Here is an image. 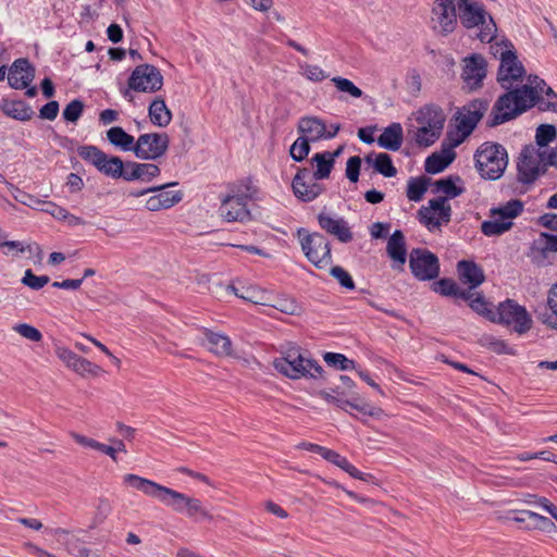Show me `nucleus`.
<instances>
[{
  "instance_id": "obj_1",
  "label": "nucleus",
  "mask_w": 557,
  "mask_h": 557,
  "mask_svg": "<svg viewBox=\"0 0 557 557\" xmlns=\"http://www.w3.org/2000/svg\"><path fill=\"white\" fill-rule=\"evenodd\" d=\"M123 480L125 484L143 492L147 496L157 498L165 506L171 507L175 512L186 515L189 518H194L197 515L209 517L208 511L198 498L180 493L136 474H126Z\"/></svg>"
},
{
  "instance_id": "obj_2",
  "label": "nucleus",
  "mask_w": 557,
  "mask_h": 557,
  "mask_svg": "<svg viewBox=\"0 0 557 557\" xmlns=\"http://www.w3.org/2000/svg\"><path fill=\"white\" fill-rule=\"evenodd\" d=\"M544 87L543 79L530 76L528 84L502 95L493 107L487 122L488 126L494 127L506 123L533 107L539 96L537 88L543 90Z\"/></svg>"
},
{
  "instance_id": "obj_3",
  "label": "nucleus",
  "mask_w": 557,
  "mask_h": 557,
  "mask_svg": "<svg viewBox=\"0 0 557 557\" xmlns=\"http://www.w3.org/2000/svg\"><path fill=\"white\" fill-rule=\"evenodd\" d=\"M475 168L485 180H497L508 164L506 149L499 144L484 143L474 154Z\"/></svg>"
},
{
  "instance_id": "obj_4",
  "label": "nucleus",
  "mask_w": 557,
  "mask_h": 557,
  "mask_svg": "<svg viewBox=\"0 0 557 557\" xmlns=\"http://www.w3.org/2000/svg\"><path fill=\"white\" fill-rule=\"evenodd\" d=\"M419 124L416 131V141L421 147L433 145L441 136L445 123L443 110L435 104H426L416 113Z\"/></svg>"
},
{
  "instance_id": "obj_5",
  "label": "nucleus",
  "mask_w": 557,
  "mask_h": 557,
  "mask_svg": "<svg viewBox=\"0 0 557 557\" xmlns=\"http://www.w3.org/2000/svg\"><path fill=\"white\" fill-rule=\"evenodd\" d=\"M523 209L524 205L519 199H511L492 208L490 219L481 224V232L488 237L503 235L513 226V219L519 216Z\"/></svg>"
},
{
  "instance_id": "obj_6",
  "label": "nucleus",
  "mask_w": 557,
  "mask_h": 557,
  "mask_svg": "<svg viewBox=\"0 0 557 557\" xmlns=\"http://www.w3.org/2000/svg\"><path fill=\"white\" fill-rule=\"evenodd\" d=\"M523 209L524 205L519 199H511L492 208L490 219L481 224V232L488 237L503 235L513 226V219L519 216Z\"/></svg>"
},
{
  "instance_id": "obj_7",
  "label": "nucleus",
  "mask_w": 557,
  "mask_h": 557,
  "mask_svg": "<svg viewBox=\"0 0 557 557\" xmlns=\"http://www.w3.org/2000/svg\"><path fill=\"white\" fill-rule=\"evenodd\" d=\"M274 368L289 379L318 377L322 367L314 360L306 358L299 349L290 348L285 356L274 361Z\"/></svg>"
},
{
  "instance_id": "obj_8",
  "label": "nucleus",
  "mask_w": 557,
  "mask_h": 557,
  "mask_svg": "<svg viewBox=\"0 0 557 557\" xmlns=\"http://www.w3.org/2000/svg\"><path fill=\"white\" fill-rule=\"evenodd\" d=\"M491 48L495 49V57L499 55L500 64L497 79L503 88L509 90L513 83L522 81L525 73L524 67L518 60L516 52L513 51V46L510 42L503 41L502 44H496V46H492Z\"/></svg>"
},
{
  "instance_id": "obj_9",
  "label": "nucleus",
  "mask_w": 557,
  "mask_h": 557,
  "mask_svg": "<svg viewBox=\"0 0 557 557\" xmlns=\"http://www.w3.org/2000/svg\"><path fill=\"white\" fill-rule=\"evenodd\" d=\"M77 152L83 160L92 164L101 174L125 180L126 163L120 157L109 156L96 146H82Z\"/></svg>"
},
{
  "instance_id": "obj_10",
  "label": "nucleus",
  "mask_w": 557,
  "mask_h": 557,
  "mask_svg": "<svg viewBox=\"0 0 557 557\" xmlns=\"http://www.w3.org/2000/svg\"><path fill=\"white\" fill-rule=\"evenodd\" d=\"M300 246L306 258L317 268L323 269L332 263L331 244L321 233H308L305 228L298 230Z\"/></svg>"
},
{
  "instance_id": "obj_11",
  "label": "nucleus",
  "mask_w": 557,
  "mask_h": 557,
  "mask_svg": "<svg viewBox=\"0 0 557 557\" xmlns=\"http://www.w3.org/2000/svg\"><path fill=\"white\" fill-rule=\"evenodd\" d=\"M492 322L511 326L518 334H524L532 327V319L527 309L512 299L498 305Z\"/></svg>"
},
{
  "instance_id": "obj_12",
  "label": "nucleus",
  "mask_w": 557,
  "mask_h": 557,
  "mask_svg": "<svg viewBox=\"0 0 557 557\" xmlns=\"http://www.w3.org/2000/svg\"><path fill=\"white\" fill-rule=\"evenodd\" d=\"M545 152L533 147H524L517 162V180L523 185H532L546 171Z\"/></svg>"
},
{
  "instance_id": "obj_13",
  "label": "nucleus",
  "mask_w": 557,
  "mask_h": 557,
  "mask_svg": "<svg viewBox=\"0 0 557 557\" xmlns=\"http://www.w3.org/2000/svg\"><path fill=\"white\" fill-rule=\"evenodd\" d=\"M487 108L488 102L486 100L475 99L457 111L455 124L459 135L458 143L466 139L473 132Z\"/></svg>"
},
{
  "instance_id": "obj_14",
  "label": "nucleus",
  "mask_w": 557,
  "mask_h": 557,
  "mask_svg": "<svg viewBox=\"0 0 557 557\" xmlns=\"http://www.w3.org/2000/svg\"><path fill=\"white\" fill-rule=\"evenodd\" d=\"M409 267L414 277L430 281L438 276V258L428 249L413 248L409 255Z\"/></svg>"
},
{
  "instance_id": "obj_15",
  "label": "nucleus",
  "mask_w": 557,
  "mask_h": 557,
  "mask_svg": "<svg viewBox=\"0 0 557 557\" xmlns=\"http://www.w3.org/2000/svg\"><path fill=\"white\" fill-rule=\"evenodd\" d=\"M162 85L163 76L156 66L150 64L136 66L128 78L129 89L139 92H156Z\"/></svg>"
},
{
  "instance_id": "obj_16",
  "label": "nucleus",
  "mask_w": 557,
  "mask_h": 557,
  "mask_svg": "<svg viewBox=\"0 0 557 557\" xmlns=\"http://www.w3.org/2000/svg\"><path fill=\"white\" fill-rule=\"evenodd\" d=\"M339 129V124H332L327 127L322 119L312 115L300 117L297 124L299 135L310 143L334 138Z\"/></svg>"
},
{
  "instance_id": "obj_17",
  "label": "nucleus",
  "mask_w": 557,
  "mask_h": 557,
  "mask_svg": "<svg viewBox=\"0 0 557 557\" xmlns=\"http://www.w3.org/2000/svg\"><path fill=\"white\" fill-rule=\"evenodd\" d=\"M170 144L165 133L143 134L136 140L135 156L143 160H156L162 157Z\"/></svg>"
},
{
  "instance_id": "obj_18",
  "label": "nucleus",
  "mask_w": 557,
  "mask_h": 557,
  "mask_svg": "<svg viewBox=\"0 0 557 557\" xmlns=\"http://www.w3.org/2000/svg\"><path fill=\"white\" fill-rule=\"evenodd\" d=\"M432 27L435 32L447 35L457 25L456 8L453 0H437L432 10Z\"/></svg>"
},
{
  "instance_id": "obj_19",
  "label": "nucleus",
  "mask_w": 557,
  "mask_h": 557,
  "mask_svg": "<svg viewBox=\"0 0 557 557\" xmlns=\"http://www.w3.org/2000/svg\"><path fill=\"white\" fill-rule=\"evenodd\" d=\"M247 195H227L221 199L219 214L226 222L247 221L250 218V212L247 208Z\"/></svg>"
},
{
  "instance_id": "obj_20",
  "label": "nucleus",
  "mask_w": 557,
  "mask_h": 557,
  "mask_svg": "<svg viewBox=\"0 0 557 557\" xmlns=\"http://www.w3.org/2000/svg\"><path fill=\"white\" fill-rule=\"evenodd\" d=\"M293 191L295 196L305 201L309 202L314 200L323 191V186L310 176L309 169H299L292 183Z\"/></svg>"
},
{
  "instance_id": "obj_21",
  "label": "nucleus",
  "mask_w": 557,
  "mask_h": 557,
  "mask_svg": "<svg viewBox=\"0 0 557 557\" xmlns=\"http://www.w3.org/2000/svg\"><path fill=\"white\" fill-rule=\"evenodd\" d=\"M55 355L66 364V367L82 376H97L100 372L99 366L79 357L66 347L58 346L55 348Z\"/></svg>"
},
{
  "instance_id": "obj_22",
  "label": "nucleus",
  "mask_w": 557,
  "mask_h": 557,
  "mask_svg": "<svg viewBox=\"0 0 557 557\" xmlns=\"http://www.w3.org/2000/svg\"><path fill=\"white\" fill-rule=\"evenodd\" d=\"M486 76V61L481 54H472L463 59L462 78L471 89L481 86Z\"/></svg>"
},
{
  "instance_id": "obj_23",
  "label": "nucleus",
  "mask_w": 557,
  "mask_h": 557,
  "mask_svg": "<svg viewBox=\"0 0 557 557\" xmlns=\"http://www.w3.org/2000/svg\"><path fill=\"white\" fill-rule=\"evenodd\" d=\"M35 77V69L27 59L21 58L13 62L9 70L8 82L14 89H24Z\"/></svg>"
},
{
  "instance_id": "obj_24",
  "label": "nucleus",
  "mask_w": 557,
  "mask_h": 557,
  "mask_svg": "<svg viewBox=\"0 0 557 557\" xmlns=\"http://www.w3.org/2000/svg\"><path fill=\"white\" fill-rule=\"evenodd\" d=\"M318 222L322 230L335 236L339 242L349 243L352 240L350 227L343 218H334L322 212L318 215Z\"/></svg>"
},
{
  "instance_id": "obj_25",
  "label": "nucleus",
  "mask_w": 557,
  "mask_h": 557,
  "mask_svg": "<svg viewBox=\"0 0 557 557\" xmlns=\"http://www.w3.org/2000/svg\"><path fill=\"white\" fill-rule=\"evenodd\" d=\"M459 17L467 28H474L485 23V11L482 4L476 2L459 3Z\"/></svg>"
},
{
  "instance_id": "obj_26",
  "label": "nucleus",
  "mask_w": 557,
  "mask_h": 557,
  "mask_svg": "<svg viewBox=\"0 0 557 557\" xmlns=\"http://www.w3.org/2000/svg\"><path fill=\"white\" fill-rule=\"evenodd\" d=\"M160 174V169L153 163H137L133 161L126 162V176L125 181L131 182L139 180L143 182H150Z\"/></svg>"
},
{
  "instance_id": "obj_27",
  "label": "nucleus",
  "mask_w": 557,
  "mask_h": 557,
  "mask_svg": "<svg viewBox=\"0 0 557 557\" xmlns=\"http://www.w3.org/2000/svg\"><path fill=\"white\" fill-rule=\"evenodd\" d=\"M460 280L468 284L470 288H475L481 285L484 280V273L481 267L473 261L461 260L457 265Z\"/></svg>"
},
{
  "instance_id": "obj_28",
  "label": "nucleus",
  "mask_w": 557,
  "mask_h": 557,
  "mask_svg": "<svg viewBox=\"0 0 557 557\" xmlns=\"http://www.w3.org/2000/svg\"><path fill=\"white\" fill-rule=\"evenodd\" d=\"M386 252L403 269L407 260V249L405 235L401 231L397 230L391 235L386 245Z\"/></svg>"
},
{
  "instance_id": "obj_29",
  "label": "nucleus",
  "mask_w": 557,
  "mask_h": 557,
  "mask_svg": "<svg viewBox=\"0 0 557 557\" xmlns=\"http://www.w3.org/2000/svg\"><path fill=\"white\" fill-rule=\"evenodd\" d=\"M404 139L403 127L399 123H392L388 125L377 138L380 147L397 151L400 149Z\"/></svg>"
},
{
  "instance_id": "obj_30",
  "label": "nucleus",
  "mask_w": 557,
  "mask_h": 557,
  "mask_svg": "<svg viewBox=\"0 0 557 557\" xmlns=\"http://www.w3.org/2000/svg\"><path fill=\"white\" fill-rule=\"evenodd\" d=\"M364 162L372 165L377 173L385 177H394L397 174V169L394 166L391 156L385 152L369 153L364 157Z\"/></svg>"
},
{
  "instance_id": "obj_31",
  "label": "nucleus",
  "mask_w": 557,
  "mask_h": 557,
  "mask_svg": "<svg viewBox=\"0 0 557 557\" xmlns=\"http://www.w3.org/2000/svg\"><path fill=\"white\" fill-rule=\"evenodd\" d=\"M109 143L122 151H133L135 153L136 140L134 136L127 134L122 127L113 126L107 131Z\"/></svg>"
},
{
  "instance_id": "obj_32",
  "label": "nucleus",
  "mask_w": 557,
  "mask_h": 557,
  "mask_svg": "<svg viewBox=\"0 0 557 557\" xmlns=\"http://www.w3.org/2000/svg\"><path fill=\"white\" fill-rule=\"evenodd\" d=\"M1 109L7 116L17 121H29L34 115L32 107L22 100L5 101Z\"/></svg>"
},
{
  "instance_id": "obj_33",
  "label": "nucleus",
  "mask_w": 557,
  "mask_h": 557,
  "mask_svg": "<svg viewBox=\"0 0 557 557\" xmlns=\"http://www.w3.org/2000/svg\"><path fill=\"white\" fill-rule=\"evenodd\" d=\"M209 350L218 356H230L232 354V341L228 336L207 331L205 333Z\"/></svg>"
},
{
  "instance_id": "obj_34",
  "label": "nucleus",
  "mask_w": 557,
  "mask_h": 557,
  "mask_svg": "<svg viewBox=\"0 0 557 557\" xmlns=\"http://www.w3.org/2000/svg\"><path fill=\"white\" fill-rule=\"evenodd\" d=\"M149 117L151 122L160 127H165L172 120V113L161 98L154 99L149 106Z\"/></svg>"
},
{
  "instance_id": "obj_35",
  "label": "nucleus",
  "mask_w": 557,
  "mask_h": 557,
  "mask_svg": "<svg viewBox=\"0 0 557 557\" xmlns=\"http://www.w3.org/2000/svg\"><path fill=\"white\" fill-rule=\"evenodd\" d=\"M522 516H528L530 522H528L523 529L524 530H541L547 533H550L556 530L555 523L547 517L539 515L531 510H522Z\"/></svg>"
},
{
  "instance_id": "obj_36",
  "label": "nucleus",
  "mask_w": 557,
  "mask_h": 557,
  "mask_svg": "<svg viewBox=\"0 0 557 557\" xmlns=\"http://www.w3.org/2000/svg\"><path fill=\"white\" fill-rule=\"evenodd\" d=\"M457 182H461L459 176H448L437 180L434 183L435 191L444 194L447 198H455L465 191V188L458 186Z\"/></svg>"
},
{
  "instance_id": "obj_37",
  "label": "nucleus",
  "mask_w": 557,
  "mask_h": 557,
  "mask_svg": "<svg viewBox=\"0 0 557 557\" xmlns=\"http://www.w3.org/2000/svg\"><path fill=\"white\" fill-rule=\"evenodd\" d=\"M311 162L315 164V170L312 174L314 181L329 178L335 164L324 152L315 153L311 158Z\"/></svg>"
},
{
  "instance_id": "obj_38",
  "label": "nucleus",
  "mask_w": 557,
  "mask_h": 557,
  "mask_svg": "<svg viewBox=\"0 0 557 557\" xmlns=\"http://www.w3.org/2000/svg\"><path fill=\"white\" fill-rule=\"evenodd\" d=\"M539 96L535 99L534 104H537L541 111L557 112V94L545 84L543 90L537 88Z\"/></svg>"
},
{
  "instance_id": "obj_39",
  "label": "nucleus",
  "mask_w": 557,
  "mask_h": 557,
  "mask_svg": "<svg viewBox=\"0 0 557 557\" xmlns=\"http://www.w3.org/2000/svg\"><path fill=\"white\" fill-rule=\"evenodd\" d=\"M454 156L447 153H433L426 158L424 169L428 173L436 174L444 171L453 161Z\"/></svg>"
},
{
  "instance_id": "obj_40",
  "label": "nucleus",
  "mask_w": 557,
  "mask_h": 557,
  "mask_svg": "<svg viewBox=\"0 0 557 557\" xmlns=\"http://www.w3.org/2000/svg\"><path fill=\"white\" fill-rule=\"evenodd\" d=\"M429 206L437 219H440L441 224H447L450 221L451 208L445 197L431 199Z\"/></svg>"
},
{
  "instance_id": "obj_41",
  "label": "nucleus",
  "mask_w": 557,
  "mask_h": 557,
  "mask_svg": "<svg viewBox=\"0 0 557 557\" xmlns=\"http://www.w3.org/2000/svg\"><path fill=\"white\" fill-rule=\"evenodd\" d=\"M428 189V180L424 176L408 181L407 197L411 201H420Z\"/></svg>"
},
{
  "instance_id": "obj_42",
  "label": "nucleus",
  "mask_w": 557,
  "mask_h": 557,
  "mask_svg": "<svg viewBox=\"0 0 557 557\" xmlns=\"http://www.w3.org/2000/svg\"><path fill=\"white\" fill-rule=\"evenodd\" d=\"M331 82L338 91L347 94L352 98H360L363 95L362 90L348 78L335 76L331 78Z\"/></svg>"
},
{
  "instance_id": "obj_43",
  "label": "nucleus",
  "mask_w": 557,
  "mask_h": 557,
  "mask_svg": "<svg viewBox=\"0 0 557 557\" xmlns=\"http://www.w3.org/2000/svg\"><path fill=\"white\" fill-rule=\"evenodd\" d=\"M547 305L552 315L543 320V323L553 330H557V282L548 290Z\"/></svg>"
},
{
  "instance_id": "obj_44",
  "label": "nucleus",
  "mask_w": 557,
  "mask_h": 557,
  "mask_svg": "<svg viewBox=\"0 0 557 557\" xmlns=\"http://www.w3.org/2000/svg\"><path fill=\"white\" fill-rule=\"evenodd\" d=\"M324 361L338 370H350L355 369L356 363L354 360L348 359L343 354L337 352H326L324 355Z\"/></svg>"
},
{
  "instance_id": "obj_45",
  "label": "nucleus",
  "mask_w": 557,
  "mask_h": 557,
  "mask_svg": "<svg viewBox=\"0 0 557 557\" xmlns=\"http://www.w3.org/2000/svg\"><path fill=\"white\" fill-rule=\"evenodd\" d=\"M175 184L176 183L162 185L161 186L162 188L160 190H158L159 193L156 195L157 198L160 199V201L162 202V205L165 209H169V208L173 207L174 205L178 203L183 198V194L180 190H176V191L164 190L165 187L172 186Z\"/></svg>"
},
{
  "instance_id": "obj_46",
  "label": "nucleus",
  "mask_w": 557,
  "mask_h": 557,
  "mask_svg": "<svg viewBox=\"0 0 557 557\" xmlns=\"http://www.w3.org/2000/svg\"><path fill=\"white\" fill-rule=\"evenodd\" d=\"M557 132L554 125L543 124L536 129L535 140L540 147H545L556 138Z\"/></svg>"
},
{
  "instance_id": "obj_47",
  "label": "nucleus",
  "mask_w": 557,
  "mask_h": 557,
  "mask_svg": "<svg viewBox=\"0 0 557 557\" xmlns=\"http://www.w3.org/2000/svg\"><path fill=\"white\" fill-rule=\"evenodd\" d=\"M310 152V141L299 136L289 149L290 157L295 161H302Z\"/></svg>"
},
{
  "instance_id": "obj_48",
  "label": "nucleus",
  "mask_w": 557,
  "mask_h": 557,
  "mask_svg": "<svg viewBox=\"0 0 557 557\" xmlns=\"http://www.w3.org/2000/svg\"><path fill=\"white\" fill-rule=\"evenodd\" d=\"M0 250L4 256H17L26 250L30 251V245L25 246L24 243L18 240H1Z\"/></svg>"
},
{
  "instance_id": "obj_49",
  "label": "nucleus",
  "mask_w": 557,
  "mask_h": 557,
  "mask_svg": "<svg viewBox=\"0 0 557 557\" xmlns=\"http://www.w3.org/2000/svg\"><path fill=\"white\" fill-rule=\"evenodd\" d=\"M50 278L47 275L37 276L30 269L26 270L22 278V283L34 290L41 289L49 283Z\"/></svg>"
},
{
  "instance_id": "obj_50",
  "label": "nucleus",
  "mask_w": 557,
  "mask_h": 557,
  "mask_svg": "<svg viewBox=\"0 0 557 557\" xmlns=\"http://www.w3.org/2000/svg\"><path fill=\"white\" fill-rule=\"evenodd\" d=\"M479 344L496 354L506 352L507 349V344L504 341L491 334H483L479 339Z\"/></svg>"
},
{
  "instance_id": "obj_51",
  "label": "nucleus",
  "mask_w": 557,
  "mask_h": 557,
  "mask_svg": "<svg viewBox=\"0 0 557 557\" xmlns=\"http://www.w3.org/2000/svg\"><path fill=\"white\" fill-rule=\"evenodd\" d=\"M84 103L78 100H72L63 110V117L67 122L75 123L83 114Z\"/></svg>"
},
{
  "instance_id": "obj_52",
  "label": "nucleus",
  "mask_w": 557,
  "mask_h": 557,
  "mask_svg": "<svg viewBox=\"0 0 557 557\" xmlns=\"http://www.w3.org/2000/svg\"><path fill=\"white\" fill-rule=\"evenodd\" d=\"M487 301L482 296H476L475 298L471 299L470 301V308L475 311L476 313L487 318L490 321L495 320V311L490 310Z\"/></svg>"
},
{
  "instance_id": "obj_53",
  "label": "nucleus",
  "mask_w": 557,
  "mask_h": 557,
  "mask_svg": "<svg viewBox=\"0 0 557 557\" xmlns=\"http://www.w3.org/2000/svg\"><path fill=\"white\" fill-rule=\"evenodd\" d=\"M331 275L338 281V283L347 288V289H354L355 288V282L351 277V275L342 267L335 265L330 271Z\"/></svg>"
},
{
  "instance_id": "obj_54",
  "label": "nucleus",
  "mask_w": 557,
  "mask_h": 557,
  "mask_svg": "<svg viewBox=\"0 0 557 557\" xmlns=\"http://www.w3.org/2000/svg\"><path fill=\"white\" fill-rule=\"evenodd\" d=\"M13 330L21 336L33 342H40L42 338V335L38 329L26 323L16 324L14 325Z\"/></svg>"
},
{
  "instance_id": "obj_55",
  "label": "nucleus",
  "mask_w": 557,
  "mask_h": 557,
  "mask_svg": "<svg viewBox=\"0 0 557 557\" xmlns=\"http://www.w3.org/2000/svg\"><path fill=\"white\" fill-rule=\"evenodd\" d=\"M458 284L449 278H442L434 285V290L443 296L455 297Z\"/></svg>"
},
{
  "instance_id": "obj_56",
  "label": "nucleus",
  "mask_w": 557,
  "mask_h": 557,
  "mask_svg": "<svg viewBox=\"0 0 557 557\" xmlns=\"http://www.w3.org/2000/svg\"><path fill=\"white\" fill-rule=\"evenodd\" d=\"M38 210L49 213L58 220L65 219L67 216V210L52 201L41 200L40 208H38Z\"/></svg>"
},
{
  "instance_id": "obj_57",
  "label": "nucleus",
  "mask_w": 557,
  "mask_h": 557,
  "mask_svg": "<svg viewBox=\"0 0 557 557\" xmlns=\"http://www.w3.org/2000/svg\"><path fill=\"white\" fill-rule=\"evenodd\" d=\"M419 215H420V221L430 231L436 230V228H438L442 225L440 219H437V216L433 213V211L431 210L430 207L429 208H421L419 210Z\"/></svg>"
},
{
  "instance_id": "obj_58",
  "label": "nucleus",
  "mask_w": 557,
  "mask_h": 557,
  "mask_svg": "<svg viewBox=\"0 0 557 557\" xmlns=\"http://www.w3.org/2000/svg\"><path fill=\"white\" fill-rule=\"evenodd\" d=\"M360 166H361V158L360 157L354 156L347 160L346 176L350 182H352V183L358 182L359 174H360Z\"/></svg>"
},
{
  "instance_id": "obj_59",
  "label": "nucleus",
  "mask_w": 557,
  "mask_h": 557,
  "mask_svg": "<svg viewBox=\"0 0 557 557\" xmlns=\"http://www.w3.org/2000/svg\"><path fill=\"white\" fill-rule=\"evenodd\" d=\"M302 74L312 82H321L329 75L318 65L305 64L300 66Z\"/></svg>"
},
{
  "instance_id": "obj_60",
  "label": "nucleus",
  "mask_w": 557,
  "mask_h": 557,
  "mask_svg": "<svg viewBox=\"0 0 557 557\" xmlns=\"http://www.w3.org/2000/svg\"><path fill=\"white\" fill-rule=\"evenodd\" d=\"M536 248L541 251L557 252V235L542 233L536 242Z\"/></svg>"
},
{
  "instance_id": "obj_61",
  "label": "nucleus",
  "mask_w": 557,
  "mask_h": 557,
  "mask_svg": "<svg viewBox=\"0 0 557 557\" xmlns=\"http://www.w3.org/2000/svg\"><path fill=\"white\" fill-rule=\"evenodd\" d=\"M59 113V103L54 100L46 103L40 110H39V116L41 119H46L49 121H53Z\"/></svg>"
},
{
  "instance_id": "obj_62",
  "label": "nucleus",
  "mask_w": 557,
  "mask_h": 557,
  "mask_svg": "<svg viewBox=\"0 0 557 557\" xmlns=\"http://www.w3.org/2000/svg\"><path fill=\"white\" fill-rule=\"evenodd\" d=\"M14 199L16 201H18L20 203L25 205V206L30 207L36 210H38V208H40V203H41L40 199H38L29 194H26L24 191H18V194L14 196Z\"/></svg>"
},
{
  "instance_id": "obj_63",
  "label": "nucleus",
  "mask_w": 557,
  "mask_h": 557,
  "mask_svg": "<svg viewBox=\"0 0 557 557\" xmlns=\"http://www.w3.org/2000/svg\"><path fill=\"white\" fill-rule=\"evenodd\" d=\"M496 25L491 20L490 24H487L483 29L475 32L474 36L479 38L482 42H490L495 35Z\"/></svg>"
},
{
  "instance_id": "obj_64",
  "label": "nucleus",
  "mask_w": 557,
  "mask_h": 557,
  "mask_svg": "<svg viewBox=\"0 0 557 557\" xmlns=\"http://www.w3.org/2000/svg\"><path fill=\"white\" fill-rule=\"evenodd\" d=\"M539 223L549 230L557 231V214L546 213L540 216Z\"/></svg>"
}]
</instances>
